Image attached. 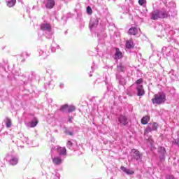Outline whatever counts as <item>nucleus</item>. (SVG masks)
Masks as SVG:
<instances>
[{"label":"nucleus","mask_w":179,"mask_h":179,"mask_svg":"<svg viewBox=\"0 0 179 179\" xmlns=\"http://www.w3.org/2000/svg\"><path fill=\"white\" fill-rule=\"evenodd\" d=\"M6 3L8 8H13L16 5V0H7Z\"/></svg>","instance_id":"6ab92c4d"},{"label":"nucleus","mask_w":179,"mask_h":179,"mask_svg":"<svg viewBox=\"0 0 179 179\" xmlns=\"http://www.w3.org/2000/svg\"><path fill=\"white\" fill-rule=\"evenodd\" d=\"M37 124H38V121H37V119H34L29 123V127L30 128H34V127L37 126Z\"/></svg>","instance_id":"393cba45"},{"label":"nucleus","mask_w":179,"mask_h":179,"mask_svg":"<svg viewBox=\"0 0 179 179\" xmlns=\"http://www.w3.org/2000/svg\"><path fill=\"white\" fill-rule=\"evenodd\" d=\"M65 86V85L64 84V83H59V87L60 89H64V87Z\"/></svg>","instance_id":"f704fd0d"},{"label":"nucleus","mask_w":179,"mask_h":179,"mask_svg":"<svg viewBox=\"0 0 179 179\" xmlns=\"http://www.w3.org/2000/svg\"><path fill=\"white\" fill-rule=\"evenodd\" d=\"M24 55H27V57H29V55H27V52L22 53V56L24 57Z\"/></svg>","instance_id":"e433bc0d"},{"label":"nucleus","mask_w":179,"mask_h":179,"mask_svg":"<svg viewBox=\"0 0 179 179\" xmlns=\"http://www.w3.org/2000/svg\"><path fill=\"white\" fill-rule=\"evenodd\" d=\"M65 132H66V135H69L70 136H72V135H73V132H72L68 129H66Z\"/></svg>","instance_id":"72a5a7b5"},{"label":"nucleus","mask_w":179,"mask_h":179,"mask_svg":"<svg viewBox=\"0 0 179 179\" xmlns=\"http://www.w3.org/2000/svg\"><path fill=\"white\" fill-rule=\"evenodd\" d=\"M126 69L127 68L125 66H124V64H120L117 65V72H125Z\"/></svg>","instance_id":"aec40b11"},{"label":"nucleus","mask_w":179,"mask_h":179,"mask_svg":"<svg viewBox=\"0 0 179 179\" xmlns=\"http://www.w3.org/2000/svg\"><path fill=\"white\" fill-rule=\"evenodd\" d=\"M38 54L39 57H42V58L45 59L50 55V51H48L46 48H42L38 50Z\"/></svg>","instance_id":"9d476101"},{"label":"nucleus","mask_w":179,"mask_h":179,"mask_svg":"<svg viewBox=\"0 0 179 179\" xmlns=\"http://www.w3.org/2000/svg\"><path fill=\"white\" fill-rule=\"evenodd\" d=\"M6 128H10L12 127V120L9 117H6L5 120Z\"/></svg>","instance_id":"5701e85b"},{"label":"nucleus","mask_w":179,"mask_h":179,"mask_svg":"<svg viewBox=\"0 0 179 179\" xmlns=\"http://www.w3.org/2000/svg\"><path fill=\"white\" fill-rule=\"evenodd\" d=\"M129 34L131 36H136V37H139L141 36V29L136 27H131L129 29Z\"/></svg>","instance_id":"6e6552de"},{"label":"nucleus","mask_w":179,"mask_h":179,"mask_svg":"<svg viewBox=\"0 0 179 179\" xmlns=\"http://www.w3.org/2000/svg\"><path fill=\"white\" fill-rule=\"evenodd\" d=\"M150 120V117L149 116H144L141 119V124H143V125H146V124L149 122Z\"/></svg>","instance_id":"412c9836"},{"label":"nucleus","mask_w":179,"mask_h":179,"mask_svg":"<svg viewBox=\"0 0 179 179\" xmlns=\"http://www.w3.org/2000/svg\"><path fill=\"white\" fill-rule=\"evenodd\" d=\"M143 82V80L142 78H139L136 81V83L137 86H139V85H142Z\"/></svg>","instance_id":"7c9ffc66"},{"label":"nucleus","mask_w":179,"mask_h":179,"mask_svg":"<svg viewBox=\"0 0 179 179\" xmlns=\"http://www.w3.org/2000/svg\"><path fill=\"white\" fill-rule=\"evenodd\" d=\"M93 10H92V8H90V6H87V13H88V15H92Z\"/></svg>","instance_id":"2f4dec72"},{"label":"nucleus","mask_w":179,"mask_h":179,"mask_svg":"<svg viewBox=\"0 0 179 179\" xmlns=\"http://www.w3.org/2000/svg\"><path fill=\"white\" fill-rule=\"evenodd\" d=\"M22 140V142H24V143H27V145H31L30 141L29 140L28 137L23 136Z\"/></svg>","instance_id":"bb28decb"},{"label":"nucleus","mask_w":179,"mask_h":179,"mask_svg":"<svg viewBox=\"0 0 179 179\" xmlns=\"http://www.w3.org/2000/svg\"><path fill=\"white\" fill-rule=\"evenodd\" d=\"M178 138H179V131L178 132Z\"/></svg>","instance_id":"4c0bfd02"},{"label":"nucleus","mask_w":179,"mask_h":179,"mask_svg":"<svg viewBox=\"0 0 179 179\" xmlns=\"http://www.w3.org/2000/svg\"><path fill=\"white\" fill-rule=\"evenodd\" d=\"M120 169L122 170V171H123L128 176H132V174H134V173H135V171H134V170L125 168L124 166H121Z\"/></svg>","instance_id":"f3484780"},{"label":"nucleus","mask_w":179,"mask_h":179,"mask_svg":"<svg viewBox=\"0 0 179 179\" xmlns=\"http://www.w3.org/2000/svg\"><path fill=\"white\" fill-rule=\"evenodd\" d=\"M122 58V52L120 50L119 48H116V52L114 55V59H121Z\"/></svg>","instance_id":"a211bd4d"},{"label":"nucleus","mask_w":179,"mask_h":179,"mask_svg":"<svg viewBox=\"0 0 179 179\" xmlns=\"http://www.w3.org/2000/svg\"><path fill=\"white\" fill-rule=\"evenodd\" d=\"M162 5L167 6V8L169 10V13L170 12L174 11L176 9V3L174 1H170L169 3H166Z\"/></svg>","instance_id":"f8f14e48"},{"label":"nucleus","mask_w":179,"mask_h":179,"mask_svg":"<svg viewBox=\"0 0 179 179\" xmlns=\"http://www.w3.org/2000/svg\"><path fill=\"white\" fill-rule=\"evenodd\" d=\"M55 151L58 153V156H60L61 157L66 156V148H65V147H60L59 145H57L51 150L52 153H54Z\"/></svg>","instance_id":"20e7f679"},{"label":"nucleus","mask_w":179,"mask_h":179,"mask_svg":"<svg viewBox=\"0 0 179 179\" xmlns=\"http://www.w3.org/2000/svg\"><path fill=\"white\" fill-rule=\"evenodd\" d=\"M69 105H63L60 110L61 111H63V113H69L68 110H69Z\"/></svg>","instance_id":"b1692460"},{"label":"nucleus","mask_w":179,"mask_h":179,"mask_svg":"<svg viewBox=\"0 0 179 179\" xmlns=\"http://www.w3.org/2000/svg\"><path fill=\"white\" fill-rule=\"evenodd\" d=\"M137 90V96H143L145 94V90L143 89V85H138L136 87Z\"/></svg>","instance_id":"dca6fc26"},{"label":"nucleus","mask_w":179,"mask_h":179,"mask_svg":"<svg viewBox=\"0 0 179 179\" xmlns=\"http://www.w3.org/2000/svg\"><path fill=\"white\" fill-rule=\"evenodd\" d=\"M73 120V117L70 116V117H69L68 121H69V122H72V120Z\"/></svg>","instance_id":"c9c22d12"},{"label":"nucleus","mask_w":179,"mask_h":179,"mask_svg":"<svg viewBox=\"0 0 179 179\" xmlns=\"http://www.w3.org/2000/svg\"><path fill=\"white\" fill-rule=\"evenodd\" d=\"M44 3L47 9H52L55 6V1L54 0H45Z\"/></svg>","instance_id":"9b49d317"},{"label":"nucleus","mask_w":179,"mask_h":179,"mask_svg":"<svg viewBox=\"0 0 179 179\" xmlns=\"http://www.w3.org/2000/svg\"><path fill=\"white\" fill-rule=\"evenodd\" d=\"M119 83H120V85H122V86H124V85H125V83H127V81H125L124 78H120L119 80Z\"/></svg>","instance_id":"c756f323"},{"label":"nucleus","mask_w":179,"mask_h":179,"mask_svg":"<svg viewBox=\"0 0 179 179\" xmlns=\"http://www.w3.org/2000/svg\"><path fill=\"white\" fill-rule=\"evenodd\" d=\"M72 145H73V143H71V141H69L67 142L66 146H67V148H69V149H72Z\"/></svg>","instance_id":"473e14b6"},{"label":"nucleus","mask_w":179,"mask_h":179,"mask_svg":"<svg viewBox=\"0 0 179 179\" xmlns=\"http://www.w3.org/2000/svg\"><path fill=\"white\" fill-rule=\"evenodd\" d=\"M118 122L120 125H127L128 124V119L124 115H120L118 117Z\"/></svg>","instance_id":"ddd939ff"},{"label":"nucleus","mask_w":179,"mask_h":179,"mask_svg":"<svg viewBox=\"0 0 179 179\" xmlns=\"http://www.w3.org/2000/svg\"><path fill=\"white\" fill-rule=\"evenodd\" d=\"M52 162L55 166H61L64 162L62 157L59 155H54L53 152L51 155Z\"/></svg>","instance_id":"423d86ee"},{"label":"nucleus","mask_w":179,"mask_h":179,"mask_svg":"<svg viewBox=\"0 0 179 179\" xmlns=\"http://www.w3.org/2000/svg\"><path fill=\"white\" fill-rule=\"evenodd\" d=\"M158 153L159 155L160 160H164V155H166V149L164 147L158 148Z\"/></svg>","instance_id":"2eb2a0df"},{"label":"nucleus","mask_w":179,"mask_h":179,"mask_svg":"<svg viewBox=\"0 0 179 179\" xmlns=\"http://www.w3.org/2000/svg\"><path fill=\"white\" fill-rule=\"evenodd\" d=\"M154 10L151 13V19L152 20H157V19H166L170 16V10L167 8V6L159 4L158 7H156L155 4H152ZM156 8H158L156 10Z\"/></svg>","instance_id":"f257e3e1"},{"label":"nucleus","mask_w":179,"mask_h":179,"mask_svg":"<svg viewBox=\"0 0 179 179\" xmlns=\"http://www.w3.org/2000/svg\"><path fill=\"white\" fill-rule=\"evenodd\" d=\"M152 131H157V123H149L148 127L145 130L144 135H148V134L152 132Z\"/></svg>","instance_id":"0eeeda50"},{"label":"nucleus","mask_w":179,"mask_h":179,"mask_svg":"<svg viewBox=\"0 0 179 179\" xmlns=\"http://www.w3.org/2000/svg\"><path fill=\"white\" fill-rule=\"evenodd\" d=\"M126 48L131 50V48H134V42L131 40H129L126 42Z\"/></svg>","instance_id":"4be33fe9"},{"label":"nucleus","mask_w":179,"mask_h":179,"mask_svg":"<svg viewBox=\"0 0 179 179\" xmlns=\"http://www.w3.org/2000/svg\"><path fill=\"white\" fill-rule=\"evenodd\" d=\"M170 47L166 48V47H164L162 48V52H165V54H169V52H170Z\"/></svg>","instance_id":"cd10ccee"},{"label":"nucleus","mask_w":179,"mask_h":179,"mask_svg":"<svg viewBox=\"0 0 179 179\" xmlns=\"http://www.w3.org/2000/svg\"><path fill=\"white\" fill-rule=\"evenodd\" d=\"M99 24V20L98 19H92L90 20L89 27L90 30H93V29L97 27V25Z\"/></svg>","instance_id":"4468645a"},{"label":"nucleus","mask_w":179,"mask_h":179,"mask_svg":"<svg viewBox=\"0 0 179 179\" xmlns=\"http://www.w3.org/2000/svg\"><path fill=\"white\" fill-rule=\"evenodd\" d=\"M138 4L143 8H146V0H138Z\"/></svg>","instance_id":"a878e982"},{"label":"nucleus","mask_w":179,"mask_h":179,"mask_svg":"<svg viewBox=\"0 0 179 179\" xmlns=\"http://www.w3.org/2000/svg\"><path fill=\"white\" fill-rule=\"evenodd\" d=\"M153 104L156 106H160V104H164L166 101V94L164 92H159L154 95V97L152 99Z\"/></svg>","instance_id":"f03ea898"},{"label":"nucleus","mask_w":179,"mask_h":179,"mask_svg":"<svg viewBox=\"0 0 179 179\" xmlns=\"http://www.w3.org/2000/svg\"><path fill=\"white\" fill-rule=\"evenodd\" d=\"M5 159L6 160V162H9V164H10V166H16V164L19 163V158H17V157L13 156L10 154H8L6 156Z\"/></svg>","instance_id":"39448f33"},{"label":"nucleus","mask_w":179,"mask_h":179,"mask_svg":"<svg viewBox=\"0 0 179 179\" xmlns=\"http://www.w3.org/2000/svg\"><path fill=\"white\" fill-rule=\"evenodd\" d=\"M131 153H133V157L136 162H142V154L138 150L133 149Z\"/></svg>","instance_id":"1a4fd4ad"},{"label":"nucleus","mask_w":179,"mask_h":179,"mask_svg":"<svg viewBox=\"0 0 179 179\" xmlns=\"http://www.w3.org/2000/svg\"><path fill=\"white\" fill-rule=\"evenodd\" d=\"M41 30L43 31L47 38H51V35L54 34L52 31V27L49 23H43L41 24Z\"/></svg>","instance_id":"7ed1b4c3"},{"label":"nucleus","mask_w":179,"mask_h":179,"mask_svg":"<svg viewBox=\"0 0 179 179\" xmlns=\"http://www.w3.org/2000/svg\"><path fill=\"white\" fill-rule=\"evenodd\" d=\"M76 108L73 106H69V110L68 113H72L73 111H75Z\"/></svg>","instance_id":"c85d7f7f"}]
</instances>
